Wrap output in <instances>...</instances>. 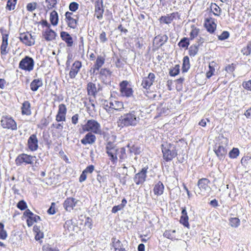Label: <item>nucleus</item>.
Wrapping results in <instances>:
<instances>
[{
  "instance_id": "f257e3e1",
  "label": "nucleus",
  "mask_w": 251,
  "mask_h": 251,
  "mask_svg": "<svg viewBox=\"0 0 251 251\" xmlns=\"http://www.w3.org/2000/svg\"><path fill=\"white\" fill-rule=\"evenodd\" d=\"M142 116L141 110L136 108L124 114L118 118L117 126L120 128L129 126H135L140 122Z\"/></svg>"
},
{
  "instance_id": "f03ea898",
  "label": "nucleus",
  "mask_w": 251,
  "mask_h": 251,
  "mask_svg": "<svg viewBox=\"0 0 251 251\" xmlns=\"http://www.w3.org/2000/svg\"><path fill=\"white\" fill-rule=\"evenodd\" d=\"M219 142L215 145L214 151L220 159H223L227 153L226 147L228 144V139L223 135L218 137Z\"/></svg>"
},
{
  "instance_id": "7ed1b4c3",
  "label": "nucleus",
  "mask_w": 251,
  "mask_h": 251,
  "mask_svg": "<svg viewBox=\"0 0 251 251\" xmlns=\"http://www.w3.org/2000/svg\"><path fill=\"white\" fill-rule=\"evenodd\" d=\"M163 157L166 161L172 160L177 154L176 146L171 143L162 145Z\"/></svg>"
},
{
  "instance_id": "20e7f679",
  "label": "nucleus",
  "mask_w": 251,
  "mask_h": 251,
  "mask_svg": "<svg viewBox=\"0 0 251 251\" xmlns=\"http://www.w3.org/2000/svg\"><path fill=\"white\" fill-rule=\"evenodd\" d=\"M82 129L84 131L100 135L102 132L100 124L93 119L87 120L86 124L83 126Z\"/></svg>"
},
{
  "instance_id": "39448f33",
  "label": "nucleus",
  "mask_w": 251,
  "mask_h": 251,
  "mask_svg": "<svg viewBox=\"0 0 251 251\" xmlns=\"http://www.w3.org/2000/svg\"><path fill=\"white\" fill-rule=\"evenodd\" d=\"M0 125L4 129L11 130H16L17 129L16 122L12 117L8 115H3L1 117Z\"/></svg>"
},
{
  "instance_id": "423d86ee",
  "label": "nucleus",
  "mask_w": 251,
  "mask_h": 251,
  "mask_svg": "<svg viewBox=\"0 0 251 251\" xmlns=\"http://www.w3.org/2000/svg\"><path fill=\"white\" fill-rule=\"evenodd\" d=\"M36 161V157L28 155L25 153L19 154L15 160L16 164L17 166H20L22 164H32L34 161ZM37 162H36V163Z\"/></svg>"
},
{
  "instance_id": "0eeeda50",
  "label": "nucleus",
  "mask_w": 251,
  "mask_h": 251,
  "mask_svg": "<svg viewBox=\"0 0 251 251\" xmlns=\"http://www.w3.org/2000/svg\"><path fill=\"white\" fill-rule=\"evenodd\" d=\"M209 183L210 180L207 178H202L199 179L197 183L199 190L198 193L203 196L208 194L210 191Z\"/></svg>"
},
{
  "instance_id": "6e6552de",
  "label": "nucleus",
  "mask_w": 251,
  "mask_h": 251,
  "mask_svg": "<svg viewBox=\"0 0 251 251\" xmlns=\"http://www.w3.org/2000/svg\"><path fill=\"white\" fill-rule=\"evenodd\" d=\"M34 61L32 58L26 56L19 63V68L30 72L33 69Z\"/></svg>"
},
{
  "instance_id": "1a4fd4ad",
  "label": "nucleus",
  "mask_w": 251,
  "mask_h": 251,
  "mask_svg": "<svg viewBox=\"0 0 251 251\" xmlns=\"http://www.w3.org/2000/svg\"><path fill=\"white\" fill-rule=\"evenodd\" d=\"M148 169V167H144L135 175L133 180L137 185L142 184L146 181Z\"/></svg>"
},
{
  "instance_id": "9d476101",
  "label": "nucleus",
  "mask_w": 251,
  "mask_h": 251,
  "mask_svg": "<svg viewBox=\"0 0 251 251\" xmlns=\"http://www.w3.org/2000/svg\"><path fill=\"white\" fill-rule=\"evenodd\" d=\"M128 83L126 80H124L120 83V92L122 96L130 97L133 94V90L132 88L127 87Z\"/></svg>"
},
{
  "instance_id": "9b49d317",
  "label": "nucleus",
  "mask_w": 251,
  "mask_h": 251,
  "mask_svg": "<svg viewBox=\"0 0 251 251\" xmlns=\"http://www.w3.org/2000/svg\"><path fill=\"white\" fill-rule=\"evenodd\" d=\"M155 77L153 73H150L147 77L143 78L141 85L144 89H149L154 81Z\"/></svg>"
},
{
  "instance_id": "f8f14e48",
  "label": "nucleus",
  "mask_w": 251,
  "mask_h": 251,
  "mask_svg": "<svg viewBox=\"0 0 251 251\" xmlns=\"http://www.w3.org/2000/svg\"><path fill=\"white\" fill-rule=\"evenodd\" d=\"M27 145L31 151H33L37 150L38 148V140L35 134H33L30 136L27 140Z\"/></svg>"
},
{
  "instance_id": "ddd939ff",
  "label": "nucleus",
  "mask_w": 251,
  "mask_h": 251,
  "mask_svg": "<svg viewBox=\"0 0 251 251\" xmlns=\"http://www.w3.org/2000/svg\"><path fill=\"white\" fill-rule=\"evenodd\" d=\"M19 38L23 43L27 46H31L34 44V39H33L32 35L28 33L20 34Z\"/></svg>"
},
{
  "instance_id": "4468645a",
  "label": "nucleus",
  "mask_w": 251,
  "mask_h": 251,
  "mask_svg": "<svg viewBox=\"0 0 251 251\" xmlns=\"http://www.w3.org/2000/svg\"><path fill=\"white\" fill-rule=\"evenodd\" d=\"M95 15L98 19H101L104 12L102 0H97L95 2Z\"/></svg>"
},
{
  "instance_id": "2eb2a0df",
  "label": "nucleus",
  "mask_w": 251,
  "mask_h": 251,
  "mask_svg": "<svg viewBox=\"0 0 251 251\" xmlns=\"http://www.w3.org/2000/svg\"><path fill=\"white\" fill-rule=\"evenodd\" d=\"M82 64L80 61H75L73 64L69 72V76L71 78H75L80 69L81 68Z\"/></svg>"
},
{
  "instance_id": "dca6fc26",
  "label": "nucleus",
  "mask_w": 251,
  "mask_h": 251,
  "mask_svg": "<svg viewBox=\"0 0 251 251\" xmlns=\"http://www.w3.org/2000/svg\"><path fill=\"white\" fill-rule=\"evenodd\" d=\"M73 16V13L67 12L65 13V20L68 26L74 29L76 27L77 20Z\"/></svg>"
},
{
  "instance_id": "f3484780",
  "label": "nucleus",
  "mask_w": 251,
  "mask_h": 251,
  "mask_svg": "<svg viewBox=\"0 0 251 251\" xmlns=\"http://www.w3.org/2000/svg\"><path fill=\"white\" fill-rule=\"evenodd\" d=\"M77 201L74 198H68L63 203L64 207L66 211L70 212L75 206Z\"/></svg>"
},
{
  "instance_id": "a211bd4d",
  "label": "nucleus",
  "mask_w": 251,
  "mask_h": 251,
  "mask_svg": "<svg viewBox=\"0 0 251 251\" xmlns=\"http://www.w3.org/2000/svg\"><path fill=\"white\" fill-rule=\"evenodd\" d=\"M96 140V136L91 132L87 133L84 138L81 140V143L84 145H92Z\"/></svg>"
},
{
  "instance_id": "6ab92c4d",
  "label": "nucleus",
  "mask_w": 251,
  "mask_h": 251,
  "mask_svg": "<svg viewBox=\"0 0 251 251\" xmlns=\"http://www.w3.org/2000/svg\"><path fill=\"white\" fill-rule=\"evenodd\" d=\"M204 25L207 30L211 33L215 31L217 26L214 20L212 18L206 19Z\"/></svg>"
},
{
  "instance_id": "aec40b11",
  "label": "nucleus",
  "mask_w": 251,
  "mask_h": 251,
  "mask_svg": "<svg viewBox=\"0 0 251 251\" xmlns=\"http://www.w3.org/2000/svg\"><path fill=\"white\" fill-rule=\"evenodd\" d=\"M168 37L166 34L158 35L154 39L153 43L155 44L157 47H160L167 42Z\"/></svg>"
},
{
  "instance_id": "412c9836",
  "label": "nucleus",
  "mask_w": 251,
  "mask_h": 251,
  "mask_svg": "<svg viewBox=\"0 0 251 251\" xmlns=\"http://www.w3.org/2000/svg\"><path fill=\"white\" fill-rule=\"evenodd\" d=\"M110 101V106H111V108L113 112L114 110L121 111L124 108V104L122 101L112 100Z\"/></svg>"
},
{
  "instance_id": "4be33fe9",
  "label": "nucleus",
  "mask_w": 251,
  "mask_h": 251,
  "mask_svg": "<svg viewBox=\"0 0 251 251\" xmlns=\"http://www.w3.org/2000/svg\"><path fill=\"white\" fill-rule=\"evenodd\" d=\"M60 37L66 43L68 47H71L73 46V38L68 32L62 31L60 33Z\"/></svg>"
},
{
  "instance_id": "5701e85b",
  "label": "nucleus",
  "mask_w": 251,
  "mask_h": 251,
  "mask_svg": "<svg viewBox=\"0 0 251 251\" xmlns=\"http://www.w3.org/2000/svg\"><path fill=\"white\" fill-rule=\"evenodd\" d=\"M22 114L23 115H30L31 114V106L30 102L27 101H25L21 107Z\"/></svg>"
},
{
  "instance_id": "b1692460",
  "label": "nucleus",
  "mask_w": 251,
  "mask_h": 251,
  "mask_svg": "<svg viewBox=\"0 0 251 251\" xmlns=\"http://www.w3.org/2000/svg\"><path fill=\"white\" fill-rule=\"evenodd\" d=\"M56 33L50 29H47L43 32V36L46 41H50L55 39Z\"/></svg>"
},
{
  "instance_id": "393cba45",
  "label": "nucleus",
  "mask_w": 251,
  "mask_h": 251,
  "mask_svg": "<svg viewBox=\"0 0 251 251\" xmlns=\"http://www.w3.org/2000/svg\"><path fill=\"white\" fill-rule=\"evenodd\" d=\"M7 46L8 35L5 34L2 36V41L0 46V53L2 55H5L8 53Z\"/></svg>"
},
{
  "instance_id": "a878e982",
  "label": "nucleus",
  "mask_w": 251,
  "mask_h": 251,
  "mask_svg": "<svg viewBox=\"0 0 251 251\" xmlns=\"http://www.w3.org/2000/svg\"><path fill=\"white\" fill-rule=\"evenodd\" d=\"M112 241L114 251H127L124 248L123 244L119 240H117L116 238H112Z\"/></svg>"
},
{
  "instance_id": "bb28decb",
  "label": "nucleus",
  "mask_w": 251,
  "mask_h": 251,
  "mask_svg": "<svg viewBox=\"0 0 251 251\" xmlns=\"http://www.w3.org/2000/svg\"><path fill=\"white\" fill-rule=\"evenodd\" d=\"M105 62V58L101 55L98 56L95 63L93 66V72L99 71Z\"/></svg>"
},
{
  "instance_id": "cd10ccee",
  "label": "nucleus",
  "mask_w": 251,
  "mask_h": 251,
  "mask_svg": "<svg viewBox=\"0 0 251 251\" xmlns=\"http://www.w3.org/2000/svg\"><path fill=\"white\" fill-rule=\"evenodd\" d=\"M177 15V12H173L167 16H162L160 18V21L165 24H169L176 18Z\"/></svg>"
},
{
  "instance_id": "c85d7f7f",
  "label": "nucleus",
  "mask_w": 251,
  "mask_h": 251,
  "mask_svg": "<svg viewBox=\"0 0 251 251\" xmlns=\"http://www.w3.org/2000/svg\"><path fill=\"white\" fill-rule=\"evenodd\" d=\"M163 236L172 240H177L179 238V236L177 234L176 230H166L163 234Z\"/></svg>"
},
{
  "instance_id": "c756f323",
  "label": "nucleus",
  "mask_w": 251,
  "mask_h": 251,
  "mask_svg": "<svg viewBox=\"0 0 251 251\" xmlns=\"http://www.w3.org/2000/svg\"><path fill=\"white\" fill-rule=\"evenodd\" d=\"M164 190V186L162 182L158 181L154 185L153 191L154 194L158 196L163 194Z\"/></svg>"
},
{
  "instance_id": "7c9ffc66",
  "label": "nucleus",
  "mask_w": 251,
  "mask_h": 251,
  "mask_svg": "<svg viewBox=\"0 0 251 251\" xmlns=\"http://www.w3.org/2000/svg\"><path fill=\"white\" fill-rule=\"evenodd\" d=\"M87 91L88 95L93 96L94 98L98 93L96 85L91 82L87 84Z\"/></svg>"
},
{
  "instance_id": "2f4dec72",
  "label": "nucleus",
  "mask_w": 251,
  "mask_h": 251,
  "mask_svg": "<svg viewBox=\"0 0 251 251\" xmlns=\"http://www.w3.org/2000/svg\"><path fill=\"white\" fill-rule=\"evenodd\" d=\"M181 216L180 219V223L184 226L188 227L189 226L188 222V216L185 207L183 208L181 211Z\"/></svg>"
},
{
  "instance_id": "473e14b6",
  "label": "nucleus",
  "mask_w": 251,
  "mask_h": 251,
  "mask_svg": "<svg viewBox=\"0 0 251 251\" xmlns=\"http://www.w3.org/2000/svg\"><path fill=\"white\" fill-rule=\"evenodd\" d=\"M118 151V149L114 150L112 151V150L106 151V152L107 153L108 156L109 157V159L111 161L113 164H115L117 162Z\"/></svg>"
},
{
  "instance_id": "72a5a7b5",
  "label": "nucleus",
  "mask_w": 251,
  "mask_h": 251,
  "mask_svg": "<svg viewBox=\"0 0 251 251\" xmlns=\"http://www.w3.org/2000/svg\"><path fill=\"white\" fill-rule=\"evenodd\" d=\"M42 85L43 83L41 79H35L30 83V89L33 91H36Z\"/></svg>"
},
{
  "instance_id": "f704fd0d",
  "label": "nucleus",
  "mask_w": 251,
  "mask_h": 251,
  "mask_svg": "<svg viewBox=\"0 0 251 251\" xmlns=\"http://www.w3.org/2000/svg\"><path fill=\"white\" fill-rule=\"evenodd\" d=\"M50 20L51 24L55 26L58 23V16L57 12L55 10L52 11L50 14Z\"/></svg>"
},
{
  "instance_id": "c9c22d12",
  "label": "nucleus",
  "mask_w": 251,
  "mask_h": 251,
  "mask_svg": "<svg viewBox=\"0 0 251 251\" xmlns=\"http://www.w3.org/2000/svg\"><path fill=\"white\" fill-rule=\"evenodd\" d=\"M127 203V201L125 199H123L122 201V202L120 204L118 205L114 206L112 209V212L113 213H116L118 211L123 209L126 204Z\"/></svg>"
},
{
  "instance_id": "e433bc0d",
  "label": "nucleus",
  "mask_w": 251,
  "mask_h": 251,
  "mask_svg": "<svg viewBox=\"0 0 251 251\" xmlns=\"http://www.w3.org/2000/svg\"><path fill=\"white\" fill-rule=\"evenodd\" d=\"M199 44L191 45L189 49V54L190 56L194 57L198 53L199 50Z\"/></svg>"
},
{
  "instance_id": "4c0bfd02",
  "label": "nucleus",
  "mask_w": 251,
  "mask_h": 251,
  "mask_svg": "<svg viewBox=\"0 0 251 251\" xmlns=\"http://www.w3.org/2000/svg\"><path fill=\"white\" fill-rule=\"evenodd\" d=\"M190 68L189 58L187 56H184L183 59L182 70L183 72H187Z\"/></svg>"
},
{
  "instance_id": "58836bf2",
  "label": "nucleus",
  "mask_w": 251,
  "mask_h": 251,
  "mask_svg": "<svg viewBox=\"0 0 251 251\" xmlns=\"http://www.w3.org/2000/svg\"><path fill=\"white\" fill-rule=\"evenodd\" d=\"M189 40V38L183 37L179 41V42L178 44V45L179 47L182 48H187L190 44Z\"/></svg>"
},
{
  "instance_id": "ea45409f",
  "label": "nucleus",
  "mask_w": 251,
  "mask_h": 251,
  "mask_svg": "<svg viewBox=\"0 0 251 251\" xmlns=\"http://www.w3.org/2000/svg\"><path fill=\"white\" fill-rule=\"evenodd\" d=\"M192 30L190 33V40H193L195 37H196L199 32V29L195 26V25H192L191 26Z\"/></svg>"
},
{
  "instance_id": "a19ab883",
  "label": "nucleus",
  "mask_w": 251,
  "mask_h": 251,
  "mask_svg": "<svg viewBox=\"0 0 251 251\" xmlns=\"http://www.w3.org/2000/svg\"><path fill=\"white\" fill-rule=\"evenodd\" d=\"M229 225L231 227H237L240 223V221L238 218H230L229 219Z\"/></svg>"
},
{
  "instance_id": "79ce46f5",
  "label": "nucleus",
  "mask_w": 251,
  "mask_h": 251,
  "mask_svg": "<svg viewBox=\"0 0 251 251\" xmlns=\"http://www.w3.org/2000/svg\"><path fill=\"white\" fill-rule=\"evenodd\" d=\"M179 65H176L173 68L170 69L169 74L171 76H175L179 73Z\"/></svg>"
},
{
  "instance_id": "37998d69",
  "label": "nucleus",
  "mask_w": 251,
  "mask_h": 251,
  "mask_svg": "<svg viewBox=\"0 0 251 251\" xmlns=\"http://www.w3.org/2000/svg\"><path fill=\"white\" fill-rule=\"evenodd\" d=\"M4 226L3 224L0 223V239L1 240H5L7 237V234Z\"/></svg>"
},
{
  "instance_id": "c03bdc74",
  "label": "nucleus",
  "mask_w": 251,
  "mask_h": 251,
  "mask_svg": "<svg viewBox=\"0 0 251 251\" xmlns=\"http://www.w3.org/2000/svg\"><path fill=\"white\" fill-rule=\"evenodd\" d=\"M240 152L238 148H233L229 152V156L231 158H236L239 155Z\"/></svg>"
},
{
  "instance_id": "a18cd8bd",
  "label": "nucleus",
  "mask_w": 251,
  "mask_h": 251,
  "mask_svg": "<svg viewBox=\"0 0 251 251\" xmlns=\"http://www.w3.org/2000/svg\"><path fill=\"white\" fill-rule=\"evenodd\" d=\"M74 226L73 224L72 220H69L65 222L64 225V227L65 230H68L69 231H72L74 229Z\"/></svg>"
},
{
  "instance_id": "49530a36",
  "label": "nucleus",
  "mask_w": 251,
  "mask_h": 251,
  "mask_svg": "<svg viewBox=\"0 0 251 251\" xmlns=\"http://www.w3.org/2000/svg\"><path fill=\"white\" fill-rule=\"evenodd\" d=\"M110 100H105L102 103V106L103 108L109 113H112L113 111L110 106Z\"/></svg>"
},
{
  "instance_id": "de8ad7c7",
  "label": "nucleus",
  "mask_w": 251,
  "mask_h": 251,
  "mask_svg": "<svg viewBox=\"0 0 251 251\" xmlns=\"http://www.w3.org/2000/svg\"><path fill=\"white\" fill-rule=\"evenodd\" d=\"M17 0H8L7 2L6 8L9 10L14 9Z\"/></svg>"
},
{
  "instance_id": "09e8293b",
  "label": "nucleus",
  "mask_w": 251,
  "mask_h": 251,
  "mask_svg": "<svg viewBox=\"0 0 251 251\" xmlns=\"http://www.w3.org/2000/svg\"><path fill=\"white\" fill-rule=\"evenodd\" d=\"M127 147L129 148V151L130 153H133L135 154H138L140 152V149L137 146L133 145L132 147H130L129 145H128Z\"/></svg>"
},
{
  "instance_id": "8fccbe9b",
  "label": "nucleus",
  "mask_w": 251,
  "mask_h": 251,
  "mask_svg": "<svg viewBox=\"0 0 251 251\" xmlns=\"http://www.w3.org/2000/svg\"><path fill=\"white\" fill-rule=\"evenodd\" d=\"M211 10L212 11L213 14L216 16H219L220 14L221 9L216 4H214L212 5L211 7Z\"/></svg>"
},
{
  "instance_id": "3c124183",
  "label": "nucleus",
  "mask_w": 251,
  "mask_h": 251,
  "mask_svg": "<svg viewBox=\"0 0 251 251\" xmlns=\"http://www.w3.org/2000/svg\"><path fill=\"white\" fill-rule=\"evenodd\" d=\"M119 153V157L120 159H124L126 158V149L125 148H121L118 149V154Z\"/></svg>"
},
{
  "instance_id": "603ef678",
  "label": "nucleus",
  "mask_w": 251,
  "mask_h": 251,
  "mask_svg": "<svg viewBox=\"0 0 251 251\" xmlns=\"http://www.w3.org/2000/svg\"><path fill=\"white\" fill-rule=\"evenodd\" d=\"M46 2L48 3L47 8L50 9L55 7L57 3V0H46Z\"/></svg>"
},
{
  "instance_id": "864d4df0",
  "label": "nucleus",
  "mask_w": 251,
  "mask_h": 251,
  "mask_svg": "<svg viewBox=\"0 0 251 251\" xmlns=\"http://www.w3.org/2000/svg\"><path fill=\"white\" fill-rule=\"evenodd\" d=\"M242 52L244 55H249L251 53V41L249 42L246 48L242 50Z\"/></svg>"
},
{
  "instance_id": "5fc2aeb1",
  "label": "nucleus",
  "mask_w": 251,
  "mask_h": 251,
  "mask_svg": "<svg viewBox=\"0 0 251 251\" xmlns=\"http://www.w3.org/2000/svg\"><path fill=\"white\" fill-rule=\"evenodd\" d=\"M67 107L63 103L60 104L58 106V112L59 113L63 114L66 115L67 114Z\"/></svg>"
},
{
  "instance_id": "6e6d98bb",
  "label": "nucleus",
  "mask_w": 251,
  "mask_h": 251,
  "mask_svg": "<svg viewBox=\"0 0 251 251\" xmlns=\"http://www.w3.org/2000/svg\"><path fill=\"white\" fill-rule=\"evenodd\" d=\"M229 36V33L227 31H223L220 35L218 36L219 40H225L227 39Z\"/></svg>"
},
{
  "instance_id": "4d7b16f0",
  "label": "nucleus",
  "mask_w": 251,
  "mask_h": 251,
  "mask_svg": "<svg viewBox=\"0 0 251 251\" xmlns=\"http://www.w3.org/2000/svg\"><path fill=\"white\" fill-rule=\"evenodd\" d=\"M55 120L57 122H65L66 121V115L57 112Z\"/></svg>"
},
{
  "instance_id": "13d9d810",
  "label": "nucleus",
  "mask_w": 251,
  "mask_h": 251,
  "mask_svg": "<svg viewBox=\"0 0 251 251\" xmlns=\"http://www.w3.org/2000/svg\"><path fill=\"white\" fill-rule=\"evenodd\" d=\"M106 151H113L114 150L118 149L116 146L115 145L111 142H108L105 147Z\"/></svg>"
},
{
  "instance_id": "bf43d9fd",
  "label": "nucleus",
  "mask_w": 251,
  "mask_h": 251,
  "mask_svg": "<svg viewBox=\"0 0 251 251\" xmlns=\"http://www.w3.org/2000/svg\"><path fill=\"white\" fill-rule=\"evenodd\" d=\"M17 206L20 210H24L27 208V204L24 200H22L17 203Z\"/></svg>"
},
{
  "instance_id": "052dcab7",
  "label": "nucleus",
  "mask_w": 251,
  "mask_h": 251,
  "mask_svg": "<svg viewBox=\"0 0 251 251\" xmlns=\"http://www.w3.org/2000/svg\"><path fill=\"white\" fill-rule=\"evenodd\" d=\"M78 4L75 2H72L69 5V9L70 11L75 12L78 8Z\"/></svg>"
},
{
  "instance_id": "680f3d73",
  "label": "nucleus",
  "mask_w": 251,
  "mask_h": 251,
  "mask_svg": "<svg viewBox=\"0 0 251 251\" xmlns=\"http://www.w3.org/2000/svg\"><path fill=\"white\" fill-rule=\"evenodd\" d=\"M242 86L246 90L251 91V80L243 81L242 83Z\"/></svg>"
},
{
  "instance_id": "e2e57ef3",
  "label": "nucleus",
  "mask_w": 251,
  "mask_h": 251,
  "mask_svg": "<svg viewBox=\"0 0 251 251\" xmlns=\"http://www.w3.org/2000/svg\"><path fill=\"white\" fill-rule=\"evenodd\" d=\"M37 7V3L35 2L29 3L27 4L26 9L28 11H34Z\"/></svg>"
},
{
  "instance_id": "0e129e2a",
  "label": "nucleus",
  "mask_w": 251,
  "mask_h": 251,
  "mask_svg": "<svg viewBox=\"0 0 251 251\" xmlns=\"http://www.w3.org/2000/svg\"><path fill=\"white\" fill-rule=\"evenodd\" d=\"M55 206V203L54 202H52L51 204V206L47 211L48 213L50 215L54 214L56 213Z\"/></svg>"
},
{
  "instance_id": "69168bd1",
  "label": "nucleus",
  "mask_w": 251,
  "mask_h": 251,
  "mask_svg": "<svg viewBox=\"0 0 251 251\" xmlns=\"http://www.w3.org/2000/svg\"><path fill=\"white\" fill-rule=\"evenodd\" d=\"M212 63H210L209 65V70L206 73V77L210 78L214 74L215 72V69L212 66Z\"/></svg>"
},
{
  "instance_id": "338daca9",
  "label": "nucleus",
  "mask_w": 251,
  "mask_h": 251,
  "mask_svg": "<svg viewBox=\"0 0 251 251\" xmlns=\"http://www.w3.org/2000/svg\"><path fill=\"white\" fill-rule=\"evenodd\" d=\"M100 40L101 43H104L107 41L106 33L104 31H102L100 35Z\"/></svg>"
},
{
  "instance_id": "774afa93",
  "label": "nucleus",
  "mask_w": 251,
  "mask_h": 251,
  "mask_svg": "<svg viewBox=\"0 0 251 251\" xmlns=\"http://www.w3.org/2000/svg\"><path fill=\"white\" fill-rule=\"evenodd\" d=\"M100 75L105 76L111 75L110 71L108 69L105 68L101 69L100 71Z\"/></svg>"
}]
</instances>
